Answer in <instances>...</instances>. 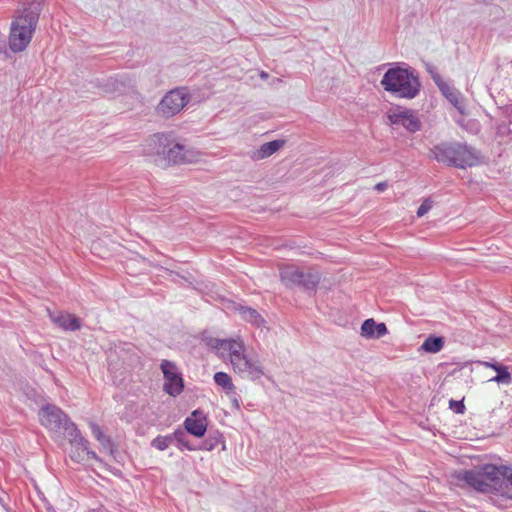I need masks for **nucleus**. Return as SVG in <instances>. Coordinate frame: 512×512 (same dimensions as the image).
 Masks as SVG:
<instances>
[{
  "label": "nucleus",
  "mask_w": 512,
  "mask_h": 512,
  "mask_svg": "<svg viewBox=\"0 0 512 512\" xmlns=\"http://www.w3.org/2000/svg\"><path fill=\"white\" fill-rule=\"evenodd\" d=\"M459 482L485 493H497L512 499V469L509 466L486 464L473 470L455 474Z\"/></svg>",
  "instance_id": "f257e3e1"
},
{
  "label": "nucleus",
  "mask_w": 512,
  "mask_h": 512,
  "mask_svg": "<svg viewBox=\"0 0 512 512\" xmlns=\"http://www.w3.org/2000/svg\"><path fill=\"white\" fill-rule=\"evenodd\" d=\"M44 0H20L10 26L9 47L14 53L24 51L36 30Z\"/></svg>",
  "instance_id": "f03ea898"
},
{
  "label": "nucleus",
  "mask_w": 512,
  "mask_h": 512,
  "mask_svg": "<svg viewBox=\"0 0 512 512\" xmlns=\"http://www.w3.org/2000/svg\"><path fill=\"white\" fill-rule=\"evenodd\" d=\"M143 153L160 167H168L192 161V154L176 141L173 133H156L149 136L143 145Z\"/></svg>",
  "instance_id": "7ed1b4c3"
},
{
  "label": "nucleus",
  "mask_w": 512,
  "mask_h": 512,
  "mask_svg": "<svg viewBox=\"0 0 512 512\" xmlns=\"http://www.w3.org/2000/svg\"><path fill=\"white\" fill-rule=\"evenodd\" d=\"M40 423L48 430L68 439L73 446L86 448L87 440L68 415L54 404H46L38 412Z\"/></svg>",
  "instance_id": "20e7f679"
},
{
  "label": "nucleus",
  "mask_w": 512,
  "mask_h": 512,
  "mask_svg": "<svg viewBox=\"0 0 512 512\" xmlns=\"http://www.w3.org/2000/svg\"><path fill=\"white\" fill-rule=\"evenodd\" d=\"M385 91L405 99L415 98L421 88L419 75L410 66L389 68L380 82Z\"/></svg>",
  "instance_id": "39448f33"
},
{
  "label": "nucleus",
  "mask_w": 512,
  "mask_h": 512,
  "mask_svg": "<svg viewBox=\"0 0 512 512\" xmlns=\"http://www.w3.org/2000/svg\"><path fill=\"white\" fill-rule=\"evenodd\" d=\"M430 157L447 166L465 169L480 163V152L466 143L443 142L430 150Z\"/></svg>",
  "instance_id": "423d86ee"
},
{
  "label": "nucleus",
  "mask_w": 512,
  "mask_h": 512,
  "mask_svg": "<svg viewBox=\"0 0 512 512\" xmlns=\"http://www.w3.org/2000/svg\"><path fill=\"white\" fill-rule=\"evenodd\" d=\"M184 426L186 431L176 430L171 435L155 438L151 443L152 447L169 448L170 446H175L180 448L183 446L184 448H191L185 442L187 433L196 437H202L206 432L207 424L203 412L200 410L193 411L192 414L185 419Z\"/></svg>",
  "instance_id": "0eeeda50"
},
{
  "label": "nucleus",
  "mask_w": 512,
  "mask_h": 512,
  "mask_svg": "<svg viewBox=\"0 0 512 512\" xmlns=\"http://www.w3.org/2000/svg\"><path fill=\"white\" fill-rule=\"evenodd\" d=\"M191 95L188 87L182 86L168 91L156 107L157 113L170 118L182 111L190 102Z\"/></svg>",
  "instance_id": "6e6552de"
},
{
  "label": "nucleus",
  "mask_w": 512,
  "mask_h": 512,
  "mask_svg": "<svg viewBox=\"0 0 512 512\" xmlns=\"http://www.w3.org/2000/svg\"><path fill=\"white\" fill-rule=\"evenodd\" d=\"M160 367L164 377L163 390L173 397L180 395L184 389V380L176 365L169 360H163Z\"/></svg>",
  "instance_id": "1a4fd4ad"
},
{
  "label": "nucleus",
  "mask_w": 512,
  "mask_h": 512,
  "mask_svg": "<svg viewBox=\"0 0 512 512\" xmlns=\"http://www.w3.org/2000/svg\"><path fill=\"white\" fill-rule=\"evenodd\" d=\"M233 370L243 378L258 380L264 375V368L259 360L244 355L232 364Z\"/></svg>",
  "instance_id": "9d476101"
},
{
  "label": "nucleus",
  "mask_w": 512,
  "mask_h": 512,
  "mask_svg": "<svg viewBox=\"0 0 512 512\" xmlns=\"http://www.w3.org/2000/svg\"><path fill=\"white\" fill-rule=\"evenodd\" d=\"M432 79L447 98V100L461 113L464 114L465 106L462 101L461 93L449 84L444 82L439 74H432Z\"/></svg>",
  "instance_id": "9b49d317"
},
{
  "label": "nucleus",
  "mask_w": 512,
  "mask_h": 512,
  "mask_svg": "<svg viewBox=\"0 0 512 512\" xmlns=\"http://www.w3.org/2000/svg\"><path fill=\"white\" fill-rule=\"evenodd\" d=\"M392 124L402 125L410 133H415L421 128V122L411 111L405 110L389 115Z\"/></svg>",
  "instance_id": "f8f14e48"
},
{
  "label": "nucleus",
  "mask_w": 512,
  "mask_h": 512,
  "mask_svg": "<svg viewBox=\"0 0 512 512\" xmlns=\"http://www.w3.org/2000/svg\"><path fill=\"white\" fill-rule=\"evenodd\" d=\"M49 316L54 324L65 331H76L81 328L80 319L75 315L64 312H49Z\"/></svg>",
  "instance_id": "ddd939ff"
},
{
  "label": "nucleus",
  "mask_w": 512,
  "mask_h": 512,
  "mask_svg": "<svg viewBox=\"0 0 512 512\" xmlns=\"http://www.w3.org/2000/svg\"><path fill=\"white\" fill-rule=\"evenodd\" d=\"M217 347L229 352L231 365L236 362L238 358L243 357L245 346L240 340L235 339H216Z\"/></svg>",
  "instance_id": "4468645a"
},
{
  "label": "nucleus",
  "mask_w": 512,
  "mask_h": 512,
  "mask_svg": "<svg viewBox=\"0 0 512 512\" xmlns=\"http://www.w3.org/2000/svg\"><path fill=\"white\" fill-rule=\"evenodd\" d=\"M388 333L385 323H377L373 318L366 319L361 325V335L366 338L379 339Z\"/></svg>",
  "instance_id": "2eb2a0df"
},
{
  "label": "nucleus",
  "mask_w": 512,
  "mask_h": 512,
  "mask_svg": "<svg viewBox=\"0 0 512 512\" xmlns=\"http://www.w3.org/2000/svg\"><path fill=\"white\" fill-rule=\"evenodd\" d=\"M303 276V269L293 265H287L280 269V280L289 289L299 285V279Z\"/></svg>",
  "instance_id": "dca6fc26"
},
{
  "label": "nucleus",
  "mask_w": 512,
  "mask_h": 512,
  "mask_svg": "<svg viewBox=\"0 0 512 512\" xmlns=\"http://www.w3.org/2000/svg\"><path fill=\"white\" fill-rule=\"evenodd\" d=\"M303 276L299 279V285L296 288H301L307 292H315L318 284L321 281V274L313 269L303 270Z\"/></svg>",
  "instance_id": "f3484780"
},
{
  "label": "nucleus",
  "mask_w": 512,
  "mask_h": 512,
  "mask_svg": "<svg viewBox=\"0 0 512 512\" xmlns=\"http://www.w3.org/2000/svg\"><path fill=\"white\" fill-rule=\"evenodd\" d=\"M285 144V141L282 139L273 140L267 143H264L260 146V148L254 152L253 158L256 160L265 159L274 153H276L279 149H281Z\"/></svg>",
  "instance_id": "a211bd4d"
},
{
  "label": "nucleus",
  "mask_w": 512,
  "mask_h": 512,
  "mask_svg": "<svg viewBox=\"0 0 512 512\" xmlns=\"http://www.w3.org/2000/svg\"><path fill=\"white\" fill-rule=\"evenodd\" d=\"M483 365L493 369L496 372V376H494L491 381L502 383V384H510L512 381V377L508 368L499 363L492 362H483Z\"/></svg>",
  "instance_id": "6ab92c4d"
},
{
  "label": "nucleus",
  "mask_w": 512,
  "mask_h": 512,
  "mask_svg": "<svg viewBox=\"0 0 512 512\" xmlns=\"http://www.w3.org/2000/svg\"><path fill=\"white\" fill-rule=\"evenodd\" d=\"M444 337L442 336H436V335H429L424 342L422 343L420 349L427 352V353H438L440 352L444 347Z\"/></svg>",
  "instance_id": "aec40b11"
},
{
  "label": "nucleus",
  "mask_w": 512,
  "mask_h": 512,
  "mask_svg": "<svg viewBox=\"0 0 512 512\" xmlns=\"http://www.w3.org/2000/svg\"><path fill=\"white\" fill-rule=\"evenodd\" d=\"M214 382L220 386L227 395H234L236 387L232 382L230 375L225 372H216L214 374Z\"/></svg>",
  "instance_id": "412c9836"
},
{
  "label": "nucleus",
  "mask_w": 512,
  "mask_h": 512,
  "mask_svg": "<svg viewBox=\"0 0 512 512\" xmlns=\"http://www.w3.org/2000/svg\"><path fill=\"white\" fill-rule=\"evenodd\" d=\"M236 310L240 313L244 320L252 324L259 326L260 323L263 322V318L261 317V315L257 312V310L251 307L239 305L238 307H236Z\"/></svg>",
  "instance_id": "4be33fe9"
},
{
  "label": "nucleus",
  "mask_w": 512,
  "mask_h": 512,
  "mask_svg": "<svg viewBox=\"0 0 512 512\" xmlns=\"http://www.w3.org/2000/svg\"><path fill=\"white\" fill-rule=\"evenodd\" d=\"M70 458L76 462L90 464L91 460L96 459V454L93 450H72Z\"/></svg>",
  "instance_id": "5701e85b"
},
{
  "label": "nucleus",
  "mask_w": 512,
  "mask_h": 512,
  "mask_svg": "<svg viewBox=\"0 0 512 512\" xmlns=\"http://www.w3.org/2000/svg\"><path fill=\"white\" fill-rule=\"evenodd\" d=\"M109 370H110L114 385L125 390L127 387L125 369L123 371L118 372V369H116V367L114 365L110 364Z\"/></svg>",
  "instance_id": "b1692460"
},
{
  "label": "nucleus",
  "mask_w": 512,
  "mask_h": 512,
  "mask_svg": "<svg viewBox=\"0 0 512 512\" xmlns=\"http://www.w3.org/2000/svg\"><path fill=\"white\" fill-rule=\"evenodd\" d=\"M89 427L91 429L92 435L99 441V443L103 447H106L107 445L110 444V439L103 433L101 427L98 424L90 422Z\"/></svg>",
  "instance_id": "393cba45"
},
{
  "label": "nucleus",
  "mask_w": 512,
  "mask_h": 512,
  "mask_svg": "<svg viewBox=\"0 0 512 512\" xmlns=\"http://www.w3.org/2000/svg\"><path fill=\"white\" fill-rule=\"evenodd\" d=\"M433 206V201L429 198L425 199L417 209V216H424Z\"/></svg>",
  "instance_id": "a878e982"
},
{
  "label": "nucleus",
  "mask_w": 512,
  "mask_h": 512,
  "mask_svg": "<svg viewBox=\"0 0 512 512\" xmlns=\"http://www.w3.org/2000/svg\"><path fill=\"white\" fill-rule=\"evenodd\" d=\"M449 408L457 414H462L465 411V405L463 403V400L458 401L451 399L449 401Z\"/></svg>",
  "instance_id": "bb28decb"
},
{
  "label": "nucleus",
  "mask_w": 512,
  "mask_h": 512,
  "mask_svg": "<svg viewBox=\"0 0 512 512\" xmlns=\"http://www.w3.org/2000/svg\"><path fill=\"white\" fill-rule=\"evenodd\" d=\"M387 187H388L387 182H380L375 185L374 189L378 192H383L387 189Z\"/></svg>",
  "instance_id": "cd10ccee"
},
{
  "label": "nucleus",
  "mask_w": 512,
  "mask_h": 512,
  "mask_svg": "<svg viewBox=\"0 0 512 512\" xmlns=\"http://www.w3.org/2000/svg\"><path fill=\"white\" fill-rule=\"evenodd\" d=\"M229 397L232 398V403H233V406L237 409L240 408V401L239 399L236 397V393L234 395H228Z\"/></svg>",
  "instance_id": "c85d7f7f"
},
{
  "label": "nucleus",
  "mask_w": 512,
  "mask_h": 512,
  "mask_svg": "<svg viewBox=\"0 0 512 512\" xmlns=\"http://www.w3.org/2000/svg\"><path fill=\"white\" fill-rule=\"evenodd\" d=\"M129 97H130V101H131L132 99L139 100V98H140V94H139L138 92H136V91H132V90H130Z\"/></svg>",
  "instance_id": "c756f323"
},
{
  "label": "nucleus",
  "mask_w": 512,
  "mask_h": 512,
  "mask_svg": "<svg viewBox=\"0 0 512 512\" xmlns=\"http://www.w3.org/2000/svg\"><path fill=\"white\" fill-rule=\"evenodd\" d=\"M218 444H221V448L222 449H225V443L224 441L222 440V437H220L219 439L216 440V443L215 445H218ZM214 444H210V447L209 448H213Z\"/></svg>",
  "instance_id": "7c9ffc66"
},
{
  "label": "nucleus",
  "mask_w": 512,
  "mask_h": 512,
  "mask_svg": "<svg viewBox=\"0 0 512 512\" xmlns=\"http://www.w3.org/2000/svg\"><path fill=\"white\" fill-rule=\"evenodd\" d=\"M260 76H261L262 78H267V77H268V74H267V73H265V72H261Z\"/></svg>",
  "instance_id": "2f4dec72"
}]
</instances>
